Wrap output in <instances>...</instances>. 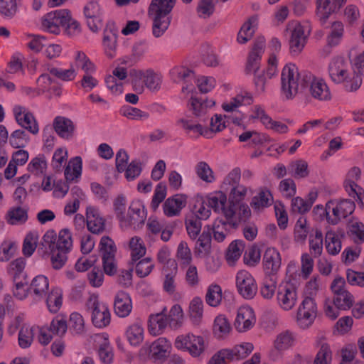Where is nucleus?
<instances>
[{
  "mask_svg": "<svg viewBox=\"0 0 364 364\" xmlns=\"http://www.w3.org/2000/svg\"><path fill=\"white\" fill-rule=\"evenodd\" d=\"M328 73L333 83L342 85L348 92L358 90L362 85L360 73H358L348 60L343 57L331 59L328 66Z\"/></svg>",
  "mask_w": 364,
  "mask_h": 364,
  "instance_id": "nucleus-1",
  "label": "nucleus"
},
{
  "mask_svg": "<svg viewBox=\"0 0 364 364\" xmlns=\"http://www.w3.org/2000/svg\"><path fill=\"white\" fill-rule=\"evenodd\" d=\"M173 346L177 350L186 353L192 358L198 359L208 352L210 341L200 334L189 331L177 335Z\"/></svg>",
  "mask_w": 364,
  "mask_h": 364,
  "instance_id": "nucleus-2",
  "label": "nucleus"
},
{
  "mask_svg": "<svg viewBox=\"0 0 364 364\" xmlns=\"http://www.w3.org/2000/svg\"><path fill=\"white\" fill-rule=\"evenodd\" d=\"M176 0H151L149 14L153 18V34L158 38L168 29L171 21V12Z\"/></svg>",
  "mask_w": 364,
  "mask_h": 364,
  "instance_id": "nucleus-3",
  "label": "nucleus"
},
{
  "mask_svg": "<svg viewBox=\"0 0 364 364\" xmlns=\"http://www.w3.org/2000/svg\"><path fill=\"white\" fill-rule=\"evenodd\" d=\"M171 351V341L162 336L142 346L138 350L137 355L143 361L151 359L154 363H162L169 357Z\"/></svg>",
  "mask_w": 364,
  "mask_h": 364,
  "instance_id": "nucleus-4",
  "label": "nucleus"
},
{
  "mask_svg": "<svg viewBox=\"0 0 364 364\" xmlns=\"http://www.w3.org/2000/svg\"><path fill=\"white\" fill-rule=\"evenodd\" d=\"M18 332V345L21 349L29 348L35 341L33 325L27 322L23 315L12 318L6 326V333L14 336Z\"/></svg>",
  "mask_w": 364,
  "mask_h": 364,
  "instance_id": "nucleus-5",
  "label": "nucleus"
},
{
  "mask_svg": "<svg viewBox=\"0 0 364 364\" xmlns=\"http://www.w3.org/2000/svg\"><path fill=\"white\" fill-rule=\"evenodd\" d=\"M86 308L90 315L92 324L98 329L107 328L111 323V311L108 304L97 294H91L86 301Z\"/></svg>",
  "mask_w": 364,
  "mask_h": 364,
  "instance_id": "nucleus-6",
  "label": "nucleus"
},
{
  "mask_svg": "<svg viewBox=\"0 0 364 364\" xmlns=\"http://www.w3.org/2000/svg\"><path fill=\"white\" fill-rule=\"evenodd\" d=\"M299 68L293 63H287L281 73V93L284 98L292 100L299 91V85H304Z\"/></svg>",
  "mask_w": 364,
  "mask_h": 364,
  "instance_id": "nucleus-7",
  "label": "nucleus"
},
{
  "mask_svg": "<svg viewBox=\"0 0 364 364\" xmlns=\"http://www.w3.org/2000/svg\"><path fill=\"white\" fill-rule=\"evenodd\" d=\"M299 284L287 278H285L279 284L277 289L276 301L279 309L284 311L293 310L299 299Z\"/></svg>",
  "mask_w": 364,
  "mask_h": 364,
  "instance_id": "nucleus-8",
  "label": "nucleus"
},
{
  "mask_svg": "<svg viewBox=\"0 0 364 364\" xmlns=\"http://www.w3.org/2000/svg\"><path fill=\"white\" fill-rule=\"evenodd\" d=\"M287 30L291 33L289 41V52L291 55L297 56L307 43L311 31V25L309 22L291 21L287 24Z\"/></svg>",
  "mask_w": 364,
  "mask_h": 364,
  "instance_id": "nucleus-9",
  "label": "nucleus"
},
{
  "mask_svg": "<svg viewBox=\"0 0 364 364\" xmlns=\"http://www.w3.org/2000/svg\"><path fill=\"white\" fill-rule=\"evenodd\" d=\"M79 68L85 73H92L95 71V65L87 55L82 52L76 51L73 61L71 63L69 68H53L50 70V73L63 81H72L75 78L77 69Z\"/></svg>",
  "mask_w": 364,
  "mask_h": 364,
  "instance_id": "nucleus-10",
  "label": "nucleus"
},
{
  "mask_svg": "<svg viewBox=\"0 0 364 364\" xmlns=\"http://www.w3.org/2000/svg\"><path fill=\"white\" fill-rule=\"evenodd\" d=\"M181 95L188 100L189 105L197 116L206 114L216 106V100L213 97H199L193 84L185 82L181 89Z\"/></svg>",
  "mask_w": 364,
  "mask_h": 364,
  "instance_id": "nucleus-11",
  "label": "nucleus"
},
{
  "mask_svg": "<svg viewBox=\"0 0 364 364\" xmlns=\"http://www.w3.org/2000/svg\"><path fill=\"white\" fill-rule=\"evenodd\" d=\"M212 211L222 215L225 219L233 223V216H237L236 208L230 203L227 194L223 191H215L205 194Z\"/></svg>",
  "mask_w": 364,
  "mask_h": 364,
  "instance_id": "nucleus-12",
  "label": "nucleus"
},
{
  "mask_svg": "<svg viewBox=\"0 0 364 364\" xmlns=\"http://www.w3.org/2000/svg\"><path fill=\"white\" fill-rule=\"evenodd\" d=\"M314 262L311 255L309 253H303L301 255V267L297 262L291 260L287 263L285 276L298 284L302 280L307 279L314 270Z\"/></svg>",
  "mask_w": 364,
  "mask_h": 364,
  "instance_id": "nucleus-13",
  "label": "nucleus"
},
{
  "mask_svg": "<svg viewBox=\"0 0 364 364\" xmlns=\"http://www.w3.org/2000/svg\"><path fill=\"white\" fill-rule=\"evenodd\" d=\"M301 80L304 85L309 87V92L314 99L319 101H329L331 100V90L323 78L316 76L311 73H306L302 75Z\"/></svg>",
  "mask_w": 364,
  "mask_h": 364,
  "instance_id": "nucleus-14",
  "label": "nucleus"
},
{
  "mask_svg": "<svg viewBox=\"0 0 364 364\" xmlns=\"http://www.w3.org/2000/svg\"><path fill=\"white\" fill-rule=\"evenodd\" d=\"M327 208L331 210L328 223L335 225L354 212L355 204L349 199H331L327 201Z\"/></svg>",
  "mask_w": 364,
  "mask_h": 364,
  "instance_id": "nucleus-15",
  "label": "nucleus"
},
{
  "mask_svg": "<svg viewBox=\"0 0 364 364\" xmlns=\"http://www.w3.org/2000/svg\"><path fill=\"white\" fill-rule=\"evenodd\" d=\"M70 12L69 9H60L46 14L41 20L42 29L48 33L59 35Z\"/></svg>",
  "mask_w": 364,
  "mask_h": 364,
  "instance_id": "nucleus-16",
  "label": "nucleus"
},
{
  "mask_svg": "<svg viewBox=\"0 0 364 364\" xmlns=\"http://www.w3.org/2000/svg\"><path fill=\"white\" fill-rule=\"evenodd\" d=\"M54 240V234H53V232L43 235L42 245L48 251L52 267L54 269L58 270L65 265L70 252L53 245Z\"/></svg>",
  "mask_w": 364,
  "mask_h": 364,
  "instance_id": "nucleus-17",
  "label": "nucleus"
},
{
  "mask_svg": "<svg viewBox=\"0 0 364 364\" xmlns=\"http://www.w3.org/2000/svg\"><path fill=\"white\" fill-rule=\"evenodd\" d=\"M257 322L255 310L249 305H242L237 308L233 321V326L239 333H245L252 330Z\"/></svg>",
  "mask_w": 364,
  "mask_h": 364,
  "instance_id": "nucleus-18",
  "label": "nucleus"
},
{
  "mask_svg": "<svg viewBox=\"0 0 364 364\" xmlns=\"http://www.w3.org/2000/svg\"><path fill=\"white\" fill-rule=\"evenodd\" d=\"M235 286L239 294L245 299H252L257 291L256 280L250 272L242 269L235 275Z\"/></svg>",
  "mask_w": 364,
  "mask_h": 364,
  "instance_id": "nucleus-19",
  "label": "nucleus"
},
{
  "mask_svg": "<svg viewBox=\"0 0 364 364\" xmlns=\"http://www.w3.org/2000/svg\"><path fill=\"white\" fill-rule=\"evenodd\" d=\"M147 217V210L143 200L139 198H133L127 210V230L138 228L144 223Z\"/></svg>",
  "mask_w": 364,
  "mask_h": 364,
  "instance_id": "nucleus-20",
  "label": "nucleus"
},
{
  "mask_svg": "<svg viewBox=\"0 0 364 364\" xmlns=\"http://www.w3.org/2000/svg\"><path fill=\"white\" fill-rule=\"evenodd\" d=\"M360 168L352 167L346 174L343 186L350 197L354 198L359 205H364V189L355 183L360 179Z\"/></svg>",
  "mask_w": 364,
  "mask_h": 364,
  "instance_id": "nucleus-21",
  "label": "nucleus"
},
{
  "mask_svg": "<svg viewBox=\"0 0 364 364\" xmlns=\"http://www.w3.org/2000/svg\"><path fill=\"white\" fill-rule=\"evenodd\" d=\"M296 341V333L291 330H285L278 333L274 340L273 348L269 350L268 356L271 360L278 359L282 353L294 346Z\"/></svg>",
  "mask_w": 364,
  "mask_h": 364,
  "instance_id": "nucleus-22",
  "label": "nucleus"
},
{
  "mask_svg": "<svg viewBox=\"0 0 364 364\" xmlns=\"http://www.w3.org/2000/svg\"><path fill=\"white\" fill-rule=\"evenodd\" d=\"M83 16L87 27L93 32L100 31L103 26V10L95 1L87 2L83 7Z\"/></svg>",
  "mask_w": 364,
  "mask_h": 364,
  "instance_id": "nucleus-23",
  "label": "nucleus"
},
{
  "mask_svg": "<svg viewBox=\"0 0 364 364\" xmlns=\"http://www.w3.org/2000/svg\"><path fill=\"white\" fill-rule=\"evenodd\" d=\"M94 341L100 362L102 364H112L114 360V352L109 334L106 332L97 333L94 336Z\"/></svg>",
  "mask_w": 364,
  "mask_h": 364,
  "instance_id": "nucleus-24",
  "label": "nucleus"
},
{
  "mask_svg": "<svg viewBox=\"0 0 364 364\" xmlns=\"http://www.w3.org/2000/svg\"><path fill=\"white\" fill-rule=\"evenodd\" d=\"M13 114L17 124L33 134L39 132L38 123L33 114L26 107L15 105Z\"/></svg>",
  "mask_w": 364,
  "mask_h": 364,
  "instance_id": "nucleus-25",
  "label": "nucleus"
},
{
  "mask_svg": "<svg viewBox=\"0 0 364 364\" xmlns=\"http://www.w3.org/2000/svg\"><path fill=\"white\" fill-rule=\"evenodd\" d=\"M233 223H230L229 219H223L220 217L216 218L210 226V233L215 241L223 242L230 232V229H235L240 224V220L237 216H233L232 219Z\"/></svg>",
  "mask_w": 364,
  "mask_h": 364,
  "instance_id": "nucleus-26",
  "label": "nucleus"
},
{
  "mask_svg": "<svg viewBox=\"0 0 364 364\" xmlns=\"http://www.w3.org/2000/svg\"><path fill=\"white\" fill-rule=\"evenodd\" d=\"M252 93L246 90H240L236 94L225 100L221 105V108L225 112H233L242 107H248L253 104Z\"/></svg>",
  "mask_w": 364,
  "mask_h": 364,
  "instance_id": "nucleus-27",
  "label": "nucleus"
},
{
  "mask_svg": "<svg viewBox=\"0 0 364 364\" xmlns=\"http://www.w3.org/2000/svg\"><path fill=\"white\" fill-rule=\"evenodd\" d=\"M348 0H316V16L322 23H326L329 17L340 11Z\"/></svg>",
  "mask_w": 364,
  "mask_h": 364,
  "instance_id": "nucleus-28",
  "label": "nucleus"
},
{
  "mask_svg": "<svg viewBox=\"0 0 364 364\" xmlns=\"http://www.w3.org/2000/svg\"><path fill=\"white\" fill-rule=\"evenodd\" d=\"M187 203L188 196L185 193H176L170 196L163 204L164 214L167 217L178 216Z\"/></svg>",
  "mask_w": 364,
  "mask_h": 364,
  "instance_id": "nucleus-29",
  "label": "nucleus"
},
{
  "mask_svg": "<svg viewBox=\"0 0 364 364\" xmlns=\"http://www.w3.org/2000/svg\"><path fill=\"white\" fill-rule=\"evenodd\" d=\"M166 311V309L164 308L161 312L153 313L149 316L147 329L151 336H161L165 333L166 328L169 326Z\"/></svg>",
  "mask_w": 364,
  "mask_h": 364,
  "instance_id": "nucleus-30",
  "label": "nucleus"
},
{
  "mask_svg": "<svg viewBox=\"0 0 364 364\" xmlns=\"http://www.w3.org/2000/svg\"><path fill=\"white\" fill-rule=\"evenodd\" d=\"M232 325L223 314H218L213 319L212 325V333L218 341H224L232 333Z\"/></svg>",
  "mask_w": 364,
  "mask_h": 364,
  "instance_id": "nucleus-31",
  "label": "nucleus"
},
{
  "mask_svg": "<svg viewBox=\"0 0 364 364\" xmlns=\"http://www.w3.org/2000/svg\"><path fill=\"white\" fill-rule=\"evenodd\" d=\"M87 230L93 234L101 233L105 228V220L99 208L94 205H87L85 210Z\"/></svg>",
  "mask_w": 364,
  "mask_h": 364,
  "instance_id": "nucleus-32",
  "label": "nucleus"
},
{
  "mask_svg": "<svg viewBox=\"0 0 364 364\" xmlns=\"http://www.w3.org/2000/svg\"><path fill=\"white\" fill-rule=\"evenodd\" d=\"M262 265L266 273L277 274L282 267V256L279 251L275 247H267L263 255Z\"/></svg>",
  "mask_w": 364,
  "mask_h": 364,
  "instance_id": "nucleus-33",
  "label": "nucleus"
},
{
  "mask_svg": "<svg viewBox=\"0 0 364 364\" xmlns=\"http://www.w3.org/2000/svg\"><path fill=\"white\" fill-rule=\"evenodd\" d=\"M204 308L203 301L200 296H195L190 301L188 316L193 326L200 327L204 324Z\"/></svg>",
  "mask_w": 364,
  "mask_h": 364,
  "instance_id": "nucleus-34",
  "label": "nucleus"
},
{
  "mask_svg": "<svg viewBox=\"0 0 364 364\" xmlns=\"http://www.w3.org/2000/svg\"><path fill=\"white\" fill-rule=\"evenodd\" d=\"M273 203V194L267 187L259 188L250 201L252 208L256 212H262Z\"/></svg>",
  "mask_w": 364,
  "mask_h": 364,
  "instance_id": "nucleus-35",
  "label": "nucleus"
},
{
  "mask_svg": "<svg viewBox=\"0 0 364 364\" xmlns=\"http://www.w3.org/2000/svg\"><path fill=\"white\" fill-rule=\"evenodd\" d=\"M343 237L344 234L342 230H329L326 232L324 245L328 255L336 256L341 252Z\"/></svg>",
  "mask_w": 364,
  "mask_h": 364,
  "instance_id": "nucleus-36",
  "label": "nucleus"
},
{
  "mask_svg": "<svg viewBox=\"0 0 364 364\" xmlns=\"http://www.w3.org/2000/svg\"><path fill=\"white\" fill-rule=\"evenodd\" d=\"M196 239L198 240L194 248L196 256L201 258L210 255L212 251L210 226L205 225L201 234Z\"/></svg>",
  "mask_w": 364,
  "mask_h": 364,
  "instance_id": "nucleus-37",
  "label": "nucleus"
},
{
  "mask_svg": "<svg viewBox=\"0 0 364 364\" xmlns=\"http://www.w3.org/2000/svg\"><path fill=\"white\" fill-rule=\"evenodd\" d=\"M124 337L130 346H140L145 338V329L142 323L134 322L129 324L125 329Z\"/></svg>",
  "mask_w": 364,
  "mask_h": 364,
  "instance_id": "nucleus-38",
  "label": "nucleus"
},
{
  "mask_svg": "<svg viewBox=\"0 0 364 364\" xmlns=\"http://www.w3.org/2000/svg\"><path fill=\"white\" fill-rule=\"evenodd\" d=\"M264 107L260 105H254L249 109L246 114H243L242 117H235L232 119L233 123L239 127H245L243 120L247 119L249 122H255L257 120H259L260 122L264 125L266 123V118H269Z\"/></svg>",
  "mask_w": 364,
  "mask_h": 364,
  "instance_id": "nucleus-39",
  "label": "nucleus"
},
{
  "mask_svg": "<svg viewBox=\"0 0 364 364\" xmlns=\"http://www.w3.org/2000/svg\"><path fill=\"white\" fill-rule=\"evenodd\" d=\"M53 125L60 137L68 140L73 136L75 125L70 119L63 116H57L53 120Z\"/></svg>",
  "mask_w": 364,
  "mask_h": 364,
  "instance_id": "nucleus-40",
  "label": "nucleus"
},
{
  "mask_svg": "<svg viewBox=\"0 0 364 364\" xmlns=\"http://www.w3.org/2000/svg\"><path fill=\"white\" fill-rule=\"evenodd\" d=\"M259 23V18L256 15L249 17L241 26L237 35V42L240 44H245L253 36Z\"/></svg>",
  "mask_w": 364,
  "mask_h": 364,
  "instance_id": "nucleus-41",
  "label": "nucleus"
},
{
  "mask_svg": "<svg viewBox=\"0 0 364 364\" xmlns=\"http://www.w3.org/2000/svg\"><path fill=\"white\" fill-rule=\"evenodd\" d=\"M113 213L122 230H127V199L122 194L118 195L113 200Z\"/></svg>",
  "mask_w": 364,
  "mask_h": 364,
  "instance_id": "nucleus-42",
  "label": "nucleus"
},
{
  "mask_svg": "<svg viewBox=\"0 0 364 364\" xmlns=\"http://www.w3.org/2000/svg\"><path fill=\"white\" fill-rule=\"evenodd\" d=\"M254 348V344L250 341H242L231 348H225L232 362L246 358L252 353Z\"/></svg>",
  "mask_w": 364,
  "mask_h": 364,
  "instance_id": "nucleus-43",
  "label": "nucleus"
},
{
  "mask_svg": "<svg viewBox=\"0 0 364 364\" xmlns=\"http://www.w3.org/2000/svg\"><path fill=\"white\" fill-rule=\"evenodd\" d=\"M114 309L117 316L120 318L128 316L132 310L130 296L124 291L117 292L114 298Z\"/></svg>",
  "mask_w": 364,
  "mask_h": 364,
  "instance_id": "nucleus-44",
  "label": "nucleus"
},
{
  "mask_svg": "<svg viewBox=\"0 0 364 364\" xmlns=\"http://www.w3.org/2000/svg\"><path fill=\"white\" fill-rule=\"evenodd\" d=\"M50 232L54 234L53 245L55 247L65 250L69 252L73 250V233L69 228L61 229L58 234H56L54 230H49L46 232L44 235H48Z\"/></svg>",
  "mask_w": 364,
  "mask_h": 364,
  "instance_id": "nucleus-45",
  "label": "nucleus"
},
{
  "mask_svg": "<svg viewBox=\"0 0 364 364\" xmlns=\"http://www.w3.org/2000/svg\"><path fill=\"white\" fill-rule=\"evenodd\" d=\"M82 173V159L81 156H76L72 157L65 168L64 175L66 181L77 182Z\"/></svg>",
  "mask_w": 364,
  "mask_h": 364,
  "instance_id": "nucleus-46",
  "label": "nucleus"
},
{
  "mask_svg": "<svg viewBox=\"0 0 364 364\" xmlns=\"http://www.w3.org/2000/svg\"><path fill=\"white\" fill-rule=\"evenodd\" d=\"M192 215L201 220H207L212 215V210L205 195L198 194L192 207Z\"/></svg>",
  "mask_w": 364,
  "mask_h": 364,
  "instance_id": "nucleus-47",
  "label": "nucleus"
},
{
  "mask_svg": "<svg viewBox=\"0 0 364 364\" xmlns=\"http://www.w3.org/2000/svg\"><path fill=\"white\" fill-rule=\"evenodd\" d=\"M49 287L48 278L43 274H38L32 279L29 289L36 298L43 299L50 291Z\"/></svg>",
  "mask_w": 364,
  "mask_h": 364,
  "instance_id": "nucleus-48",
  "label": "nucleus"
},
{
  "mask_svg": "<svg viewBox=\"0 0 364 364\" xmlns=\"http://www.w3.org/2000/svg\"><path fill=\"white\" fill-rule=\"evenodd\" d=\"M138 76L143 78L146 87L151 92L160 90L163 81L162 75L152 70H139Z\"/></svg>",
  "mask_w": 364,
  "mask_h": 364,
  "instance_id": "nucleus-49",
  "label": "nucleus"
},
{
  "mask_svg": "<svg viewBox=\"0 0 364 364\" xmlns=\"http://www.w3.org/2000/svg\"><path fill=\"white\" fill-rule=\"evenodd\" d=\"M347 235L355 244L364 243V223L358 218H352L347 225Z\"/></svg>",
  "mask_w": 364,
  "mask_h": 364,
  "instance_id": "nucleus-50",
  "label": "nucleus"
},
{
  "mask_svg": "<svg viewBox=\"0 0 364 364\" xmlns=\"http://www.w3.org/2000/svg\"><path fill=\"white\" fill-rule=\"evenodd\" d=\"M309 251L314 257L321 256L323 250V236L318 228H312L309 237Z\"/></svg>",
  "mask_w": 364,
  "mask_h": 364,
  "instance_id": "nucleus-51",
  "label": "nucleus"
},
{
  "mask_svg": "<svg viewBox=\"0 0 364 364\" xmlns=\"http://www.w3.org/2000/svg\"><path fill=\"white\" fill-rule=\"evenodd\" d=\"M167 320L169 327L172 329L181 328L185 321V314L182 306L178 304H173L169 309Z\"/></svg>",
  "mask_w": 364,
  "mask_h": 364,
  "instance_id": "nucleus-52",
  "label": "nucleus"
},
{
  "mask_svg": "<svg viewBox=\"0 0 364 364\" xmlns=\"http://www.w3.org/2000/svg\"><path fill=\"white\" fill-rule=\"evenodd\" d=\"M129 248L132 262H136L146 255V247L140 237H132L129 242Z\"/></svg>",
  "mask_w": 364,
  "mask_h": 364,
  "instance_id": "nucleus-53",
  "label": "nucleus"
},
{
  "mask_svg": "<svg viewBox=\"0 0 364 364\" xmlns=\"http://www.w3.org/2000/svg\"><path fill=\"white\" fill-rule=\"evenodd\" d=\"M46 306L48 311L52 314L57 313L63 304V292L60 289L52 288L47 294Z\"/></svg>",
  "mask_w": 364,
  "mask_h": 364,
  "instance_id": "nucleus-54",
  "label": "nucleus"
},
{
  "mask_svg": "<svg viewBox=\"0 0 364 364\" xmlns=\"http://www.w3.org/2000/svg\"><path fill=\"white\" fill-rule=\"evenodd\" d=\"M344 24L340 21H335L331 25L330 31L327 36V43L330 46L339 45L344 36Z\"/></svg>",
  "mask_w": 364,
  "mask_h": 364,
  "instance_id": "nucleus-55",
  "label": "nucleus"
},
{
  "mask_svg": "<svg viewBox=\"0 0 364 364\" xmlns=\"http://www.w3.org/2000/svg\"><path fill=\"white\" fill-rule=\"evenodd\" d=\"M245 243L241 240L232 241L228 248L225 258L229 265L232 266L240 258L244 250Z\"/></svg>",
  "mask_w": 364,
  "mask_h": 364,
  "instance_id": "nucleus-56",
  "label": "nucleus"
},
{
  "mask_svg": "<svg viewBox=\"0 0 364 364\" xmlns=\"http://www.w3.org/2000/svg\"><path fill=\"white\" fill-rule=\"evenodd\" d=\"M311 230L305 217H300L296 220L294 229V238L297 242H304L309 237Z\"/></svg>",
  "mask_w": 364,
  "mask_h": 364,
  "instance_id": "nucleus-57",
  "label": "nucleus"
},
{
  "mask_svg": "<svg viewBox=\"0 0 364 364\" xmlns=\"http://www.w3.org/2000/svg\"><path fill=\"white\" fill-rule=\"evenodd\" d=\"M178 124L188 133L194 136L201 135L206 138H210V131H208L207 127L200 124L194 123L191 120L181 119L178 122Z\"/></svg>",
  "mask_w": 364,
  "mask_h": 364,
  "instance_id": "nucleus-58",
  "label": "nucleus"
},
{
  "mask_svg": "<svg viewBox=\"0 0 364 364\" xmlns=\"http://www.w3.org/2000/svg\"><path fill=\"white\" fill-rule=\"evenodd\" d=\"M47 168L46 157L41 154L31 159L27 166L28 171L37 176L43 175L46 172Z\"/></svg>",
  "mask_w": 364,
  "mask_h": 364,
  "instance_id": "nucleus-59",
  "label": "nucleus"
},
{
  "mask_svg": "<svg viewBox=\"0 0 364 364\" xmlns=\"http://www.w3.org/2000/svg\"><path fill=\"white\" fill-rule=\"evenodd\" d=\"M117 35L113 31H105L102 40V47L105 55L113 58L116 54Z\"/></svg>",
  "mask_w": 364,
  "mask_h": 364,
  "instance_id": "nucleus-60",
  "label": "nucleus"
},
{
  "mask_svg": "<svg viewBox=\"0 0 364 364\" xmlns=\"http://www.w3.org/2000/svg\"><path fill=\"white\" fill-rule=\"evenodd\" d=\"M171 269H167L165 272V277L163 282V289L168 294H173L176 291L175 278L178 271V266L176 261L171 262Z\"/></svg>",
  "mask_w": 364,
  "mask_h": 364,
  "instance_id": "nucleus-61",
  "label": "nucleus"
},
{
  "mask_svg": "<svg viewBox=\"0 0 364 364\" xmlns=\"http://www.w3.org/2000/svg\"><path fill=\"white\" fill-rule=\"evenodd\" d=\"M202 220L198 218L188 215L185 218V227L188 237L191 240H196L200 235L202 229Z\"/></svg>",
  "mask_w": 364,
  "mask_h": 364,
  "instance_id": "nucleus-62",
  "label": "nucleus"
},
{
  "mask_svg": "<svg viewBox=\"0 0 364 364\" xmlns=\"http://www.w3.org/2000/svg\"><path fill=\"white\" fill-rule=\"evenodd\" d=\"M119 114L129 120L141 121L149 118L148 112L129 105H123L119 109Z\"/></svg>",
  "mask_w": 364,
  "mask_h": 364,
  "instance_id": "nucleus-63",
  "label": "nucleus"
},
{
  "mask_svg": "<svg viewBox=\"0 0 364 364\" xmlns=\"http://www.w3.org/2000/svg\"><path fill=\"white\" fill-rule=\"evenodd\" d=\"M223 298L222 289L216 284H210L207 289L205 294L206 303L211 307L218 306Z\"/></svg>",
  "mask_w": 364,
  "mask_h": 364,
  "instance_id": "nucleus-64",
  "label": "nucleus"
}]
</instances>
